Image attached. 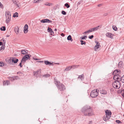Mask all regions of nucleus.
Segmentation results:
<instances>
[{"instance_id":"f257e3e1","label":"nucleus","mask_w":124,"mask_h":124,"mask_svg":"<svg viewBox=\"0 0 124 124\" xmlns=\"http://www.w3.org/2000/svg\"><path fill=\"white\" fill-rule=\"evenodd\" d=\"M81 111L85 116H90L93 114L91 107L88 105L84 106L81 109Z\"/></svg>"},{"instance_id":"f03ea898","label":"nucleus","mask_w":124,"mask_h":124,"mask_svg":"<svg viewBox=\"0 0 124 124\" xmlns=\"http://www.w3.org/2000/svg\"><path fill=\"white\" fill-rule=\"evenodd\" d=\"M54 80L55 84L59 90L62 91L65 89V86L62 83H61L60 81H57L56 79H54Z\"/></svg>"},{"instance_id":"7ed1b4c3","label":"nucleus","mask_w":124,"mask_h":124,"mask_svg":"<svg viewBox=\"0 0 124 124\" xmlns=\"http://www.w3.org/2000/svg\"><path fill=\"white\" fill-rule=\"evenodd\" d=\"M6 16V21L7 23H8L10 22L11 18V14L10 12L8 11H7L5 12Z\"/></svg>"},{"instance_id":"20e7f679","label":"nucleus","mask_w":124,"mask_h":124,"mask_svg":"<svg viewBox=\"0 0 124 124\" xmlns=\"http://www.w3.org/2000/svg\"><path fill=\"white\" fill-rule=\"evenodd\" d=\"M113 87L115 88L118 89L121 86V83L119 82L116 81L114 82L112 84Z\"/></svg>"},{"instance_id":"39448f33","label":"nucleus","mask_w":124,"mask_h":124,"mask_svg":"<svg viewBox=\"0 0 124 124\" xmlns=\"http://www.w3.org/2000/svg\"><path fill=\"white\" fill-rule=\"evenodd\" d=\"M99 90L97 91V89L93 90L91 93L90 96L92 98H95L97 96L98 94Z\"/></svg>"},{"instance_id":"423d86ee","label":"nucleus","mask_w":124,"mask_h":124,"mask_svg":"<svg viewBox=\"0 0 124 124\" xmlns=\"http://www.w3.org/2000/svg\"><path fill=\"white\" fill-rule=\"evenodd\" d=\"M105 113L106 117L108 118V119H109L111 114V112L110 111L107 110L105 111Z\"/></svg>"},{"instance_id":"0eeeda50","label":"nucleus","mask_w":124,"mask_h":124,"mask_svg":"<svg viewBox=\"0 0 124 124\" xmlns=\"http://www.w3.org/2000/svg\"><path fill=\"white\" fill-rule=\"evenodd\" d=\"M120 70H116L113 73V74L118 76L120 75Z\"/></svg>"},{"instance_id":"6e6552de","label":"nucleus","mask_w":124,"mask_h":124,"mask_svg":"<svg viewBox=\"0 0 124 124\" xmlns=\"http://www.w3.org/2000/svg\"><path fill=\"white\" fill-rule=\"evenodd\" d=\"M41 72L39 70H37L36 72L34 71L33 72V75L37 77L40 75Z\"/></svg>"},{"instance_id":"1a4fd4ad","label":"nucleus","mask_w":124,"mask_h":124,"mask_svg":"<svg viewBox=\"0 0 124 124\" xmlns=\"http://www.w3.org/2000/svg\"><path fill=\"white\" fill-rule=\"evenodd\" d=\"M40 22L43 23H51L52 22V21L48 19H45L41 20Z\"/></svg>"},{"instance_id":"9d476101","label":"nucleus","mask_w":124,"mask_h":124,"mask_svg":"<svg viewBox=\"0 0 124 124\" xmlns=\"http://www.w3.org/2000/svg\"><path fill=\"white\" fill-rule=\"evenodd\" d=\"M24 28V33H27L28 31V25L27 24H25Z\"/></svg>"},{"instance_id":"9b49d317","label":"nucleus","mask_w":124,"mask_h":124,"mask_svg":"<svg viewBox=\"0 0 124 124\" xmlns=\"http://www.w3.org/2000/svg\"><path fill=\"white\" fill-rule=\"evenodd\" d=\"M12 62H14V63H17L18 61V60L17 59H16V58H13L12 59Z\"/></svg>"},{"instance_id":"f8f14e48","label":"nucleus","mask_w":124,"mask_h":124,"mask_svg":"<svg viewBox=\"0 0 124 124\" xmlns=\"http://www.w3.org/2000/svg\"><path fill=\"white\" fill-rule=\"evenodd\" d=\"M44 62L45 64L46 65H52L53 66L54 65L52 63L49 62L48 61L46 60L44 61Z\"/></svg>"},{"instance_id":"ddd939ff","label":"nucleus","mask_w":124,"mask_h":124,"mask_svg":"<svg viewBox=\"0 0 124 124\" xmlns=\"http://www.w3.org/2000/svg\"><path fill=\"white\" fill-rule=\"evenodd\" d=\"M100 45V43H97V44H96V45L95 46L94 48L95 51H97V49L99 48Z\"/></svg>"},{"instance_id":"4468645a","label":"nucleus","mask_w":124,"mask_h":124,"mask_svg":"<svg viewBox=\"0 0 124 124\" xmlns=\"http://www.w3.org/2000/svg\"><path fill=\"white\" fill-rule=\"evenodd\" d=\"M84 76L83 74H82L81 75H79L78 78H80L81 79V81H83L84 79Z\"/></svg>"},{"instance_id":"2eb2a0df","label":"nucleus","mask_w":124,"mask_h":124,"mask_svg":"<svg viewBox=\"0 0 124 124\" xmlns=\"http://www.w3.org/2000/svg\"><path fill=\"white\" fill-rule=\"evenodd\" d=\"M100 93L102 94H107V92L105 90L102 89L100 91Z\"/></svg>"},{"instance_id":"dca6fc26","label":"nucleus","mask_w":124,"mask_h":124,"mask_svg":"<svg viewBox=\"0 0 124 124\" xmlns=\"http://www.w3.org/2000/svg\"><path fill=\"white\" fill-rule=\"evenodd\" d=\"M15 31L16 34H17L19 32V28L18 26L16 27L15 28Z\"/></svg>"},{"instance_id":"f3484780","label":"nucleus","mask_w":124,"mask_h":124,"mask_svg":"<svg viewBox=\"0 0 124 124\" xmlns=\"http://www.w3.org/2000/svg\"><path fill=\"white\" fill-rule=\"evenodd\" d=\"M71 69V67L70 66L67 67L64 70V71H67L70 70Z\"/></svg>"},{"instance_id":"a211bd4d","label":"nucleus","mask_w":124,"mask_h":124,"mask_svg":"<svg viewBox=\"0 0 124 124\" xmlns=\"http://www.w3.org/2000/svg\"><path fill=\"white\" fill-rule=\"evenodd\" d=\"M106 36L111 39L113 38V36L111 35V34L109 33H107L106 34Z\"/></svg>"},{"instance_id":"6ab92c4d","label":"nucleus","mask_w":124,"mask_h":124,"mask_svg":"<svg viewBox=\"0 0 124 124\" xmlns=\"http://www.w3.org/2000/svg\"><path fill=\"white\" fill-rule=\"evenodd\" d=\"M31 56V55H30V56ZM23 57L25 58L27 60H28L30 58V54H28L24 56Z\"/></svg>"},{"instance_id":"aec40b11","label":"nucleus","mask_w":124,"mask_h":124,"mask_svg":"<svg viewBox=\"0 0 124 124\" xmlns=\"http://www.w3.org/2000/svg\"><path fill=\"white\" fill-rule=\"evenodd\" d=\"M67 39L68 40H70L71 41H72L73 39H72L71 35H69L67 37Z\"/></svg>"},{"instance_id":"412c9836","label":"nucleus","mask_w":124,"mask_h":124,"mask_svg":"<svg viewBox=\"0 0 124 124\" xmlns=\"http://www.w3.org/2000/svg\"><path fill=\"white\" fill-rule=\"evenodd\" d=\"M53 4L52 3L47 2L44 4L45 5L47 6H52Z\"/></svg>"},{"instance_id":"4be33fe9","label":"nucleus","mask_w":124,"mask_h":124,"mask_svg":"<svg viewBox=\"0 0 124 124\" xmlns=\"http://www.w3.org/2000/svg\"><path fill=\"white\" fill-rule=\"evenodd\" d=\"M50 76V75L49 74H45L44 75H42V77H44L45 78H47V77H49Z\"/></svg>"},{"instance_id":"5701e85b","label":"nucleus","mask_w":124,"mask_h":124,"mask_svg":"<svg viewBox=\"0 0 124 124\" xmlns=\"http://www.w3.org/2000/svg\"><path fill=\"white\" fill-rule=\"evenodd\" d=\"M27 60L25 58H24V57H23L21 61H22V62H23V63H24Z\"/></svg>"},{"instance_id":"b1692460","label":"nucleus","mask_w":124,"mask_h":124,"mask_svg":"<svg viewBox=\"0 0 124 124\" xmlns=\"http://www.w3.org/2000/svg\"><path fill=\"white\" fill-rule=\"evenodd\" d=\"M47 31L48 32L50 33H51L53 32V31L52 29L51 28H49V27H48Z\"/></svg>"},{"instance_id":"393cba45","label":"nucleus","mask_w":124,"mask_h":124,"mask_svg":"<svg viewBox=\"0 0 124 124\" xmlns=\"http://www.w3.org/2000/svg\"><path fill=\"white\" fill-rule=\"evenodd\" d=\"M78 66L76 65H72V66H70L71 67V69H74L78 67Z\"/></svg>"},{"instance_id":"a878e982","label":"nucleus","mask_w":124,"mask_h":124,"mask_svg":"<svg viewBox=\"0 0 124 124\" xmlns=\"http://www.w3.org/2000/svg\"><path fill=\"white\" fill-rule=\"evenodd\" d=\"M41 0H33V2L34 3H38Z\"/></svg>"},{"instance_id":"bb28decb","label":"nucleus","mask_w":124,"mask_h":124,"mask_svg":"<svg viewBox=\"0 0 124 124\" xmlns=\"http://www.w3.org/2000/svg\"><path fill=\"white\" fill-rule=\"evenodd\" d=\"M18 13L17 12H16L13 15V17H17L18 16Z\"/></svg>"},{"instance_id":"cd10ccee","label":"nucleus","mask_w":124,"mask_h":124,"mask_svg":"<svg viewBox=\"0 0 124 124\" xmlns=\"http://www.w3.org/2000/svg\"><path fill=\"white\" fill-rule=\"evenodd\" d=\"M21 54H27V52H26L25 50H21Z\"/></svg>"},{"instance_id":"c85d7f7f","label":"nucleus","mask_w":124,"mask_h":124,"mask_svg":"<svg viewBox=\"0 0 124 124\" xmlns=\"http://www.w3.org/2000/svg\"><path fill=\"white\" fill-rule=\"evenodd\" d=\"M81 42V44L82 45H85L86 44V42H85L83 40H81L80 41Z\"/></svg>"},{"instance_id":"c756f323","label":"nucleus","mask_w":124,"mask_h":124,"mask_svg":"<svg viewBox=\"0 0 124 124\" xmlns=\"http://www.w3.org/2000/svg\"><path fill=\"white\" fill-rule=\"evenodd\" d=\"M0 30L1 31H4L6 30V28L5 26H2L1 28H0Z\"/></svg>"},{"instance_id":"7c9ffc66","label":"nucleus","mask_w":124,"mask_h":124,"mask_svg":"<svg viewBox=\"0 0 124 124\" xmlns=\"http://www.w3.org/2000/svg\"><path fill=\"white\" fill-rule=\"evenodd\" d=\"M120 81L123 83H124V75L121 77Z\"/></svg>"},{"instance_id":"2f4dec72","label":"nucleus","mask_w":124,"mask_h":124,"mask_svg":"<svg viewBox=\"0 0 124 124\" xmlns=\"http://www.w3.org/2000/svg\"><path fill=\"white\" fill-rule=\"evenodd\" d=\"M14 80H17L19 79V78L18 76H13Z\"/></svg>"},{"instance_id":"473e14b6","label":"nucleus","mask_w":124,"mask_h":124,"mask_svg":"<svg viewBox=\"0 0 124 124\" xmlns=\"http://www.w3.org/2000/svg\"><path fill=\"white\" fill-rule=\"evenodd\" d=\"M87 38V36H85L83 37H80V38L82 40L85 39Z\"/></svg>"},{"instance_id":"72a5a7b5","label":"nucleus","mask_w":124,"mask_h":124,"mask_svg":"<svg viewBox=\"0 0 124 124\" xmlns=\"http://www.w3.org/2000/svg\"><path fill=\"white\" fill-rule=\"evenodd\" d=\"M114 75V76L113 77L114 79V80H117V78H118V76H117L115 75Z\"/></svg>"},{"instance_id":"f704fd0d","label":"nucleus","mask_w":124,"mask_h":124,"mask_svg":"<svg viewBox=\"0 0 124 124\" xmlns=\"http://www.w3.org/2000/svg\"><path fill=\"white\" fill-rule=\"evenodd\" d=\"M8 78L11 81H13L14 80V78L13 77H9Z\"/></svg>"},{"instance_id":"c9c22d12","label":"nucleus","mask_w":124,"mask_h":124,"mask_svg":"<svg viewBox=\"0 0 124 124\" xmlns=\"http://www.w3.org/2000/svg\"><path fill=\"white\" fill-rule=\"evenodd\" d=\"M64 6L65 7H67V8H68L70 7V5L68 3H66L64 4Z\"/></svg>"},{"instance_id":"e433bc0d","label":"nucleus","mask_w":124,"mask_h":124,"mask_svg":"<svg viewBox=\"0 0 124 124\" xmlns=\"http://www.w3.org/2000/svg\"><path fill=\"white\" fill-rule=\"evenodd\" d=\"M121 77L120 75L118 76V78H117V81L119 82L120 81H121L120 79H121Z\"/></svg>"},{"instance_id":"4c0bfd02","label":"nucleus","mask_w":124,"mask_h":124,"mask_svg":"<svg viewBox=\"0 0 124 124\" xmlns=\"http://www.w3.org/2000/svg\"><path fill=\"white\" fill-rule=\"evenodd\" d=\"M108 118H107L106 117V116H103V119L105 121H107L109 119H108Z\"/></svg>"},{"instance_id":"58836bf2","label":"nucleus","mask_w":124,"mask_h":124,"mask_svg":"<svg viewBox=\"0 0 124 124\" xmlns=\"http://www.w3.org/2000/svg\"><path fill=\"white\" fill-rule=\"evenodd\" d=\"M6 85H8L10 84V82L8 80H6Z\"/></svg>"},{"instance_id":"ea45409f","label":"nucleus","mask_w":124,"mask_h":124,"mask_svg":"<svg viewBox=\"0 0 124 124\" xmlns=\"http://www.w3.org/2000/svg\"><path fill=\"white\" fill-rule=\"evenodd\" d=\"M113 28L114 30L115 31H116L117 30V27L115 26H113Z\"/></svg>"},{"instance_id":"a19ab883","label":"nucleus","mask_w":124,"mask_h":124,"mask_svg":"<svg viewBox=\"0 0 124 124\" xmlns=\"http://www.w3.org/2000/svg\"><path fill=\"white\" fill-rule=\"evenodd\" d=\"M2 46L1 47V48L0 50H2V49H4V47L5 45L4 44H2Z\"/></svg>"},{"instance_id":"79ce46f5","label":"nucleus","mask_w":124,"mask_h":124,"mask_svg":"<svg viewBox=\"0 0 124 124\" xmlns=\"http://www.w3.org/2000/svg\"><path fill=\"white\" fill-rule=\"evenodd\" d=\"M2 40L3 41V44H4L5 45V43H6V40H4L3 39H2Z\"/></svg>"},{"instance_id":"37998d69","label":"nucleus","mask_w":124,"mask_h":124,"mask_svg":"<svg viewBox=\"0 0 124 124\" xmlns=\"http://www.w3.org/2000/svg\"><path fill=\"white\" fill-rule=\"evenodd\" d=\"M82 2V0L80 1H79L78 2L77 5V6H78V5H79Z\"/></svg>"},{"instance_id":"c03bdc74","label":"nucleus","mask_w":124,"mask_h":124,"mask_svg":"<svg viewBox=\"0 0 124 124\" xmlns=\"http://www.w3.org/2000/svg\"><path fill=\"white\" fill-rule=\"evenodd\" d=\"M116 122L118 124H121L122 122L119 120H116Z\"/></svg>"},{"instance_id":"a18cd8bd","label":"nucleus","mask_w":124,"mask_h":124,"mask_svg":"<svg viewBox=\"0 0 124 124\" xmlns=\"http://www.w3.org/2000/svg\"><path fill=\"white\" fill-rule=\"evenodd\" d=\"M4 65V63L3 62H0V66L2 67Z\"/></svg>"},{"instance_id":"49530a36","label":"nucleus","mask_w":124,"mask_h":124,"mask_svg":"<svg viewBox=\"0 0 124 124\" xmlns=\"http://www.w3.org/2000/svg\"><path fill=\"white\" fill-rule=\"evenodd\" d=\"M62 14L63 15H65L66 14V12L64 11H62Z\"/></svg>"},{"instance_id":"de8ad7c7","label":"nucleus","mask_w":124,"mask_h":124,"mask_svg":"<svg viewBox=\"0 0 124 124\" xmlns=\"http://www.w3.org/2000/svg\"><path fill=\"white\" fill-rule=\"evenodd\" d=\"M87 32H88V33H89V32H92V29H90L87 31Z\"/></svg>"},{"instance_id":"09e8293b","label":"nucleus","mask_w":124,"mask_h":124,"mask_svg":"<svg viewBox=\"0 0 124 124\" xmlns=\"http://www.w3.org/2000/svg\"><path fill=\"white\" fill-rule=\"evenodd\" d=\"M91 29H92V32L93 31H95L96 30H97L95 27L92 28H91Z\"/></svg>"},{"instance_id":"8fccbe9b","label":"nucleus","mask_w":124,"mask_h":124,"mask_svg":"<svg viewBox=\"0 0 124 124\" xmlns=\"http://www.w3.org/2000/svg\"><path fill=\"white\" fill-rule=\"evenodd\" d=\"M93 35H92L91 36H89V38L90 39L93 38Z\"/></svg>"},{"instance_id":"3c124183","label":"nucleus","mask_w":124,"mask_h":124,"mask_svg":"<svg viewBox=\"0 0 124 124\" xmlns=\"http://www.w3.org/2000/svg\"><path fill=\"white\" fill-rule=\"evenodd\" d=\"M23 63V62H22V61H21L20 62V63L19 64V66H20V67H22V63Z\"/></svg>"},{"instance_id":"603ef678","label":"nucleus","mask_w":124,"mask_h":124,"mask_svg":"<svg viewBox=\"0 0 124 124\" xmlns=\"http://www.w3.org/2000/svg\"><path fill=\"white\" fill-rule=\"evenodd\" d=\"M122 61L118 63V65H122Z\"/></svg>"},{"instance_id":"864d4df0","label":"nucleus","mask_w":124,"mask_h":124,"mask_svg":"<svg viewBox=\"0 0 124 124\" xmlns=\"http://www.w3.org/2000/svg\"><path fill=\"white\" fill-rule=\"evenodd\" d=\"M123 91L124 92L122 94V95L124 98V89L123 90Z\"/></svg>"},{"instance_id":"5fc2aeb1","label":"nucleus","mask_w":124,"mask_h":124,"mask_svg":"<svg viewBox=\"0 0 124 124\" xmlns=\"http://www.w3.org/2000/svg\"><path fill=\"white\" fill-rule=\"evenodd\" d=\"M3 85H6V81H3Z\"/></svg>"},{"instance_id":"6e6d98bb","label":"nucleus","mask_w":124,"mask_h":124,"mask_svg":"<svg viewBox=\"0 0 124 124\" xmlns=\"http://www.w3.org/2000/svg\"><path fill=\"white\" fill-rule=\"evenodd\" d=\"M37 62L39 63H43L44 62L43 61H38Z\"/></svg>"},{"instance_id":"4d7b16f0","label":"nucleus","mask_w":124,"mask_h":124,"mask_svg":"<svg viewBox=\"0 0 124 124\" xmlns=\"http://www.w3.org/2000/svg\"><path fill=\"white\" fill-rule=\"evenodd\" d=\"M8 62L9 63V64H10L11 63V60L10 59L8 60Z\"/></svg>"},{"instance_id":"13d9d810","label":"nucleus","mask_w":124,"mask_h":124,"mask_svg":"<svg viewBox=\"0 0 124 124\" xmlns=\"http://www.w3.org/2000/svg\"><path fill=\"white\" fill-rule=\"evenodd\" d=\"M3 7V5L0 2V7L1 8H2V7Z\"/></svg>"},{"instance_id":"bf43d9fd","label":"nucleus","mask_w":124,"mask_h":124,"mask_svg":"<svg viewBox=\"0 0 124 124\" xmlns=\"http://www.w3.org/2000/svg\"><path fill=\"white\" fill-rule=\"evenodd\" d=\"M100 27V26H97L95 27L97 30L98 29H99V28Z\"/></svg>"},{"instance_id":"052dcab7","label":"nucleus","mask_w":124,"mask_h":124,"mask_svg":"<svg viewBox=\"0 0 124 124\" xmlns=\"http://www.w3.org/2000/svg\"><path fill=\"white\" fill-rule=\"evenodd\" d=\"M13 3H14V4H15L16 5L17 4V3L16 1H13Z\"/></svg>"},{"instance_id":"680f3d73","label":"nucleus","mask_w":124,"mask_h":124,"mask_svg":"<svg viewBox=\"0 0 124 124\" xmlns=\"http://www.w3.org/2000/svg\"><path fill=\"white\" fill-rule=\"evenodd\" d=\"M61 35L62 37H63L65 36V35L63 34V33H61Z\"/></svg>"},{"instance_id":"e2e57ef3","label":"nucleus","mask_w":124,"mask_h":124,"mask_svg":"<svg viewBox=\"0 0 124 124\" xmlns=\"http://www.w3.org/2000/svg\"><path fill=\"white\" fill-rule=\"evenodd\" d=\"M33 59H34V60H40V59H37V58H34L33 57Z\"/></svg>"},{"instance_id":"0e129e2a","label":"nucleus","mask_w":124,"mask_h":124,"mask_svg":"<svg viewBox=\"0 0 124 124\" xmlns=\"http://www.w3.org/2000/svg\"><path fill=\"white\" fill-rule=\"evenodd\" d=\"M102 6V4H98V5H97V6L98 7H101V6Z\"/></svg>"},{"instance_id":"69168bd1","label":"nucleus","mask_w":124,"mask_h":124,"mask_svg":"<svg viewBox=\"0 0 124 124\" xmlns=\"http://www.w3.org/2000/svg\"><path fill=\"white\" fill-rule=\"evenodd\" d=\"M3 43L2 42L0 41V46L2 45Z\"/></svg>"},{"instance_id":"338daca9","label":"nucleus","mask_w":124,"mask_h":124,"mask_svg":"<svg viewBox=\"0 0 124 124\" xmlns=\"http://www.w3.org/2000/svg\"><path fill=\"white\" fill-rule=\"evenodd\" d=\"M17 74H20V73H21V74H22V73H21V72H17Z\"/></svg>"},{"instance_id":"774afa93","label":"nucleus","mask_w":124,"mask_h":124,"mask_svg":"<svg viewBox=\"0 0 124 124\" xmlns=\"http://www.w3.org/2000/svg\"><path fill=\"white\" fill-rule=\"evenodd\" d=\"M88 33L87 32V31H85L84 33H83V34H86V33Z\"/></svg>"}]
</instances>
